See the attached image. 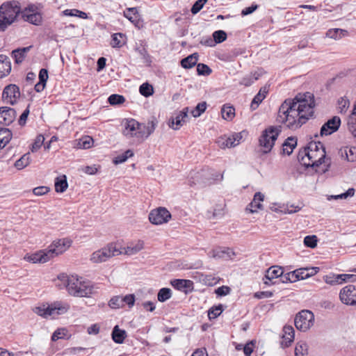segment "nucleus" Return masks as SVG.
<instances>
[{
  "mask_svg": "<svg viewBox=\"0 0 356 356\" xmlns=\"http://www.w3.org/2000/svg\"><path fill=\"white\" fill-rule=\"evenodd\" d=\"M242 139L241 133H235L229 136H221L216 140L218 147L225 149L226 147H232L238 145Z\"/></svg>",
  "mask_w": 356,
  "mask_h": 356,
  "instance_id": "nucleus-12",
  "label": "nucleus"
},
{
  "mask_svg": "<svg viewBox=\"0 0 356 356\" xmlns=\"http://www.w3.org/2000/svg\"><path fill=\"white\" fill-rule=\"evenodd\" d=\"M264 200V195L260 193L257 192L252 202L248 205L246 209L249 210L250 213H254L257 211V209H262V204H261Z\"/></svg>",
  "mask_w": 356,
  "mask_h": 356,
  "instance_id": "nucleus-23",
  "label": "nucleus"
},
{
  "mask_svg": "<svg viewBox=\"0 0 356 356\" xmlns=\"http://www.w3.org/2000/svg\"><path fill=\"white\" fill-rule=\"evenodd\" d=\"M265 98V95L262 94L261 92H258L254 97L253 98L251 104L250 108L252 110H255L258 108L259 104L264 100Z\"/></svg>",
  "mask_w": 356,
  "mask_h": 356,
  "instance_id": "nucleus-54",
  "label": "nucleus"
},
{
  "mask_svg": "<svg viewBox=\"0 0 356 356\" xmlns=\"http://www.w3.org/2000/svg\"><path fill=\"white\" fill-rule=\"evenodd\" d=\"M199 55L197 53H193L181 60V67L185 69H190L197 65Z\"/></svg>",
  "mask_w": 356,
  "mask_h": 356,
  "instance_id": "nucleus-27",
  "label": "nucleus"
},
{
  "mask_svg": "<svg viewBox=\"0 0 356 356\" xmlns=\"http://www.w3.org/2000/svg\"><path fill=\"white\" fill-rule=\"evenodd\" d=\"M123 134L127 137H137L138 133L140 123L134 119H127L124 124Z\"/></svg>",
  "mask_w": 356,
  "mask_h": 356,
  "instance_id": "nucleus-18",
  "label": "nucleus"
},
{
  "mask_svg": "<svg viewBox=\"0 0 356 356\" xmlns=\"http://www.w3.org/2000/svg\"><path fill=\"white\" fill-rule=\"evenodd\" d=\"M67 334V330L65 328H58L54 331L51 336V340L56 341L60 339H64Z\"/></svg>",
  "mask_w": 356,
  "mask_h": 356,
  "instance_id": "nucleus-56",
  "label": "nucleus"
},
{
  "mask_svg": "<svg viewBox=\"0 0 356 356\" xmlns=\"http://www.w3.org/2000/svg\"><path fill=\"white\" fill-rule=\"evenodd\" d=\"M59 282L56 284L60 288H65L68 293L77 297H89L92 293V286L88 282L81 280L76 275L69 276L61 273L58 275Z\"/></svg>",
  "mask_w": 356,
  "mask_h": 356,
  "instance_id": "nucleus-2",
  "label": "nucleus"
},
{
  "mask_svg": "<svg viewBox=\"0 0 356 356\" xmlns=\"http://www.w3.org/2000/svg\"><path fill=\"white\" fill-rule=\"evenodd\" d=\"M69 309L70 305L67 303L56 302L51 305H48L47 306L43 305L42 306L37 307L34 309V312L44 318H48L51 316L65 314Z\"/></svg>",
  "mask_w": 356,
  "mask_h": 356,
  "instance_id": "nucleus-5",
  "label": "nucleus"
},
{
  "mask_svg": "<svg viewBox=\"0 0 356 356\" xmlns=\"http://www.w3.org/2000/svg\"><path fill=\"white\" fill-rule=\"evenodd\" d=\"M12 134L7 128L0 127V149L3 148L10 140Z\"/></svg>",
  "mask_w": 356,
  "mask_h": 356,
  "instance_id": "nucleus-31",
  "label": "nucleus"
},
{
  "mask_svg": "<svg viewBox=\"0 0 356 356\" xmlns=\"http://www.w3.org/2000/svg\"><path fill=\"white\" fill-rule=\"evenodd\" d=\"M16 117V111L10 107L0 108V127L10 124Z\"/></svg>",
  "mask_w": 356,
  "mask_h": 356,
  "instance_id": "nucleus-17",
  "label": "nucleus"
},
{
  "mask_svg": "<svg viewBox=\"0 0 356 356\" xmlns=\"http://www.w3.org/2000/svg\"><path fill=\"white\" fill-rule=\"evenodd\" d=\"M20 97L19 88L16 85L10 84L5 87L2 98L6 103L14 104Z\"/></svg>",
  "mask_w": 356,
  "mask_h": 356,
  "instance_id": "nucleus-14",
  "label": "nucleus"
},
{
  "mask_svg": "<svg viewBox=\"0 0 356 356\" xmlns=\"http://www.w3.org/2000/svg\"><path fill=\"white\" fill-rule=\"evenodd\" d=\"M49 191V188L47 186H42L33 189V193L37 196H40L47 194Z\"/></svg>",
  "mask_w": 356,
  "mask_h": 356,
  "instance_id": "nucleus-62",
  "label": "nucleus"
},
{
  "mask_svg": "<svg viewBox=\"0 0 356 356\" xmlns=\"http://www.w3.org/2000/svg\"><path fill=\"white\" fill-rule=\"evenodd\" d=\"M108 305L112 309H119L123 307L122 302V296H117L113 297L109 302Z\"/></svg>",
  "mask_w": 356,
  "mask_h": 356,
  "instance_id": "nucleus-51",
  "label": "nucleus"
},
{
  "mask_svg": "<svg viewBox=\"0 0 356 356\" xmlns=\"http://www.w3.org/2000/svg\"><path fill=\"white\" fill-rule=\"evenodd\" d=\"M222 305H218V306H213L209 309L208 316L210 319L216 318L222 312Z\"/></svg>",
  "mask_w": 356,
  "mask_h": 356,
  "instance_id": "nucleus-49",
  "label": "nucleus"
},
{
  "mask_svg": "<svg viewBox=\"0 0 356 356\" xmlns=\"http://www.w3.org/2000/svg\"><path fill=\"white\" fill-rule=\"evenodd\" d=\"M120 253V250L116 248L114 244L110 243L107 246L93 252L91 261L94 263L104 262L109 258L119 255Z\"/></svg>",
  "mask_w": 356,
  "mask_h": 356,
  "instance_id": "nucleus-8",
  "label": "nucleus"
},
{
  "mask_svg": "<svg viewBox=\"0 0 356 356\" xmlns=\"http://www.w3.org/2000/svg\"><path fill=\"white\" fill-rule=\"evenodd\" d=\"M112 339L116 343H122L127 337V332L124 330L119 328L118 325H115L111 333Z\"/></svg>",
  "mask_w": 356,
  "mask_h": 356,
  "instance_id": "nucleus-28",
  "label": "nucleus"
},
{
  "mask_svg": "<svg viewBox=\"0 0 356 356\" xmlns=\"http://www.w3.org/2000/svg\"><path fill=\"white\" fill-rule=\"evenodd\" d=\"M93 144V139L86 136L79 140L77 143V147L81 149H89Z\"/></svg>",
  "mask_w": 356,
  "mask_h": 356,
  "instance_id": "nucleus-42",
  "label": "nucleus"
},
{
  "mask_svg": "<svg viewBox=\"0 0 356 356\" xmlns=\"http://www.w3.org/2000/svg\"><path fill=\"white\" fill-rule=\"evenodd\" d=\"M297 145V140L293 137H289L282 144V153L290 155Z\"/></svg>",
  "mask_w": 356,
  "mask_h": 356,
  "instance_id": "nucleus-29",
  "label": "nucleus"
},
{
  "mask_svg": "<svg viewBox=\"0 0 356 356\" xmlns=\"http://www.w3.org/2000/svg\"><path fill=\"white\" fill-rule=\"evenodd\" d=\"M125 35L121 33H114L112 35L111 44L114 48H119L125 44Z\"/></svg>",
  "mask_w": 356,
  "mask_h": 356,
  "instance_id": "nucleus-34",
  "label": "nucleus"
},
{
  "mask_svg": "<svg viewBox=\"0 0 356 356\" xmlns=\"http://www.w3.org/2000/svg\"><path fill=\"white\" fill-rule=\"evenodd\" d=\"M305 156L309 160L308 163L305 162L304 164L307 167H318L320 165L324 163L326 166L325 168L321 170L322 173H325L328 170L330 165V159H326L325 150L321 149V152H317L314 150L312 151H305Z\"/></svg>",
  "mask_w": 356,
  "mask_h": 356,
  "instance_id": "nucleus-6",
  "label": "nucleus"
},
{
  "mask_svg": "<svg viewBox=\"0 0 356 356\" xmlns=\"http://www.w3.org/2000/svg\"><path fill=\"white\" fill-rule=\"evenodd\" d=\"M24 21L35 26H40L42 22V13L26 14L25 10H24Z\"/></svg>",
  "mask_w": 356,
  "mask_h": 356,
  "instance_id": "nucleus-26",
  "label": "nucleus"
},
{
  "mask_svg": "<svg viewBox=\"0 0 356 356\" xmlns=\"http://www.w3.org/2000/svg\"><path fill=\"white\" fill-rule=\"evenodd\" d=\"M158 124L156 118L152 117L147 124H140L138 138H147L155 130Z\"/></svg>",
  "mask_w": 356,
  "mask_h": 356,
  "instance_id": "nucleus-16",
  "label": "nucleus"
},
{
  "mask_svg": "<svg viewBox=\"0 0 356 356\" xmlns=\"http://www.w3.org/2000/svg\"><path fill=\"white\" fill-rule=\"evenodd\" d=\"M281 131L280 126H271L263 131L259 138V145L264 148V153H268L271 150Z\"/></svg>",
  "mask_w": 356,
  "mask_h": 356,
  "instance_id": "nucleus-4",
  "label": "nucleus"
},
{
  "mask_svg": "<svg viewBox=\"0 0 356 356\" xmlns=\"http://www.w3.org/2000/svg\"><path fill=\"white\" fill-rule=\"evenodd\" d=\"M59 240L60 243H62L63 247L64 248L56 249V250H55V249L49 250V252L51 253L53 258L64 252L71 245L72 241L68 238H62Z\"/></svg>",
  "mask_w": 356,
  "mask_h": 356,
  "instance_id": "nucleus-35",
  "label": "nucleus"
},
{
  "mask_svg": "<svg viewBox=\"0 0 356 356\" xmlns=\"http://www.w3.org/2000/svg\"><path fill=\"white\" fill-rule=\"evenodd\" d=\"M188 108L185 107L182 111H181L175 117V118H172L169 126L172 129L175 130H178L179 128L186 122L188 115Z\"/></svg>",
  "mask_w": 356,
  "mask_h": 356,
  "instance_id": "nucleus-19",
  "label": "nucleus"
},
{
  "mask_svg": "<svg viewBox=\"0 0 356 356\" xmlns=\"http://www.w3.org/2000/svg\"><path fill=\"white\" fill-rule=\"evenodd\" d=\"M338 104H339V108L340 109V113L346 112L347 108L349 106V100L344 97H341L338 101Z\"/></svg>",
  "mask_w": 356,
  "mask_h": 356,
  "instance_id": "nucleus-63",
  "label": "nucleus"
},
{
  "mask_svg": "<svg viewBox=\"0 0 356 356\" xmlns=\"http://www.w3.org/2000/svg\"><path fill=\"white\" fill-rule=\"evenodd\" d=\"M11 71V64L8 56L0 55V78L6 76Z\"/></svg>",
  "mask_w": 356,
  "mask_h": 356,
  "instance_id": "nucleus-24",
  "label": "nucleus"
},
{
  "mask_svg": "<svg viewBox=\"0 0 356 356\" xmlns=\"http://www.w3.org/2000/svg\"><path fill=\"white\" fill-rule=\"evenodd\" d=\"M139 92L143 96L148 97L153 95L154 88L151 84L148 83H144L140 86Z\"/></svg>",
  "mask_w": 356,
  "mask_h": 356,
  "instance_id": "nucleus-44",
  "label": "nucleus"
},
{
  "mask_svg": "<svg viewBox=\"0 0 356 356\" xmlns=\"http://www.w3.org/2000/svg\"><path fill=\"white\" fill-rule=\"evenodd\" d=\"M172 296V291L169 288L161 289L157 294L158 300L161 302H165Z\"/></svg>",
  "mask_w": 356,
  "mask_h": 356,
  "instance_id": "nucleus-40",
  "label": "nucleus"
},
{
  "mask_svg": "<svg viewBox=\"0 0 356 356\" xmlns=\"http://www.w3.org/2000/svg\"><path fill=\"white\" fill-rule=\"evenodd\" d=\"M318 238L316 235H309L304 238V245L310 248H314L317 245Z\"/></svg>",
  "mask_w": 356,
  "mask_h": 356,
  "instance_id": "nucleus-46",
  "label": "nucleus"
},
{
  "mask_svg": "<svg viewBox=\"0 0 356 356\" xmlns=\"http://www.w3.org/2000/svg\"><path fill=\"white\" fill-rule=\"evenodd\" d=\"M317 268H299L296 270V273L299 276L300 280H305L317 273L316 270Z\"/></svg>",
  "mask_w": 356,
  "mask_h": 356,
  "instance_id": "nucleus-37",
  "label": "nucleus"
},
{
  "mask_svg": "<svg viewBox=\"0 0 356 356\" xmlns=\"http://www.w3.org/2000/svg\"><path fill=\"white\" fill-rule=\"evenodd\" d=\"M234 255V251L230 248L218 249L213 251V257L232 259Z\"/></svg>",
  "mask_w": 356,
  "mask_h": 356,
  "instance_id": "nucleus-33",
  "label": "nucleus"
},
{
  "mask_svg": "<svg viewBox=\"0 0 356 356\" xmlns=\"http://www.w3.org/2000/svg\"><path fill=\"white\" fill-rule=\"evenodd\" d=\"M314 107V101L308 102L302 96L287 99L280 106L276 121L290 129H296L313 116Z\"/></svg>",
  "mask_w": 356,
  "mask_h": 356,
  "instance_id": "nucleus-1",
  "label": "nucleus"
},
{
  "mask_svg": "<svg viewBox=\"0 0 356 356\" xmlns=\"http://www.w3.org/2000/svg\"><path fill=\"white\" fill-rule=\"evenodd\" d=\"M282 341L281 343L283 347H289L294 339L295 330L291 325H285L283 327Z\"/></svg>",
  "mask_w": 356,
  "mask_h": 356,
  "instance_id": "nucleus-20",
  "label": "nucleus"
},
{
  "mask_svg": "<svg viewBox=\"0 0 356 356\" xmlns=\"http://www.w3.org/2000/svg\"><path fill=\"white\" fill-rule=\"evenodd\" d=\"M54 186L57 193L65 192L68 186L67 177L63 175L56 177L54 182Z\"/></svg>",
  "mask_w": 356,
  "mask_h": 356,
  "instance_id": "nucleus-30",
  "label": "nucleus"
},
{
  "mask_svg": "<svg viewBox=\"0 0 356 356\" xmlns=\"http://www.w3.org/2000/svg\"><path fill=\"white\" fill-rule=\"evenodd\" d=\"M283 273V268L280 266H273L268 268L266 271L264 277L263 278L264 284L268 286L277 284L278 281H273V280L280 277Z\"/></svg>",
  "mask_w": 356,
  "mask_h": 356,
  "instance_id": "nucleus-13",
  "label": "nucleus"
},
{
  "mask_svg": "<svg viewBox=\"0 0 356 356\" xmlns=\"http://www.w3.org/2000/svg\"><path fill=\"white\" fill-rule=\"evenodd\" d=\"M207 0H197L193 5L191 11L193 15L197 14L203 8Z\"/></svg>",
  "mask_w": 356,
  "mask_h": 356,
  "instance_id": "nucleus-58",
  "label": "nucleus"
},
{
  "mask_svg": "<svg viewBox=\"0 0 356 356\" xmlns=\"http://www.w3.org/2000/svg\"><path fill=\"white\" fill-rule=\"evenodd\" d=\"M42 8L43 6L40 3H29L24 8V10H25L26 14H33L42 13Z\"/></svg>",
  "mask_w": 356,
  "mask_h": 356,
  "instance_id": "nucleus-43",
  "label": "nucleus"
},
{
  "mask_svg": "<svg viewBox=\"0 0 356 356\" xmlns=\"http://www.w3.org/2000/svg\"><path fill=\"white\" fill-rule=\"evenodd\" d=\"M216 44H219L224 42L227 39V33L222 30L216 31L213 33Z\"/></svg>",
  "mask_w": 356,
  "mask_h": 356,
  "instance_id": "nucleus-53",
  "label": "nucleus"
},
{
  "mask_svg": "<svg viewBox=\"0 0 356 356\" xmlns=\"http://www.w3.org/2000/svg\"><path fill=\"white\" fill-rule=\"evenodd\" d=\"M355 194V189L353 188H348L345 193H343L340 195H332L331 198L334 200L338 199H347L348 197H351Z\"/></svg>",
  "mask_w": 356,
  "mask_h": 356,
  "instance_id": "nucleus-57",
  "label": "nucleus"
},
{
  "mask_svg": "<svg viewBox=\"0 0 356 356\" xmlns=\"http://www.w3.org/2000/svg\"><path fill=\"white\" fill-rule=\"evenodd\" d=\"M308 355V346L305 342H299L296 344L295 348L296 356H307Z\"/></svg>",
  "mask_w": 356,
  "mask_h": 356,
  "instance_id": "nucleus-41",
  "label": "nucleus"
},
{
  "mask_svg": "<svg viewBox=\"0 0 356 356\" xmlns=\"http://www.w3.org/2000/svg\"><path fill=\"white\" fill-rule=\"evenodd\" d=\"M144 246V243L142 241H138L135 244H131L130 245L127 246L125 249V253L129 255L135 254L139 251H140Z\"/></svg>",
  "mask_w": 356,
  "mask_h": 356,
  "instance_id": "nucleus-38",
  "label": "nucleus"
},
{
  "mask_svg": "<svg viewBox=\"0 0 356 356\" xmlns=\"http://www.w3.org/2000/svg\"><path fill=\"white\" fill-rule=\"evenodd\" d=\"M341 124L340 118L338 116H334L331 119L328 120L321 128L320 134L321 136H328L332 133L337 131Z\"/></svg>",
  "mask_w": 356,
  "mask_h": 356,
  "instance_id": "nucleus-15",
  "label": "nucleus"
},
{
  "mask_svg": "<svg viewBox=\"0 0 356 356\" xmlns=\"http://www.w3.org/2000/svg\"><path fill=\"white\" fill-rule=\"evenodd\" d=\"M122 302L123 307L125 305H127L129 308L132 307L134 305L135 302V296L134 294L126 295L125 296H122Z\"/></svg>",
  "mask_w": 356,
  "mask_h": 356,
  "instance_id": "nucleus-59",
  "label": "nucleus"
},
{
  "mask_svg": "<svg viewBox=\"0 0 356 356\" xmlns=\"http://www.w3.org/2000/svg\"><path fill=\"white\" fill-rule=\"evenodd\" d=\"M21 12L18 1H10L3 3L0 6V31H4L6 28L15 22Z\"/></svg>",
  "mask_w": 356,
  "mask_h": 356,
  "instance_id": "nucleus-3",
  "label": "nucleus"
},
{
  "mask_svg": "<svg viewBox=\"0 0 356 356\" xmlns=\"http://www.w3.org/2000/svg\"><path fill=\"white\" fill-rule=\"evenodd\" d=\"M215 292L220 296H226L229 293L230 288L227 286H222L216 289Z\"/></svg>",
  "mask_w": 356,
  "mask_h": 356,
  "instance_id": "nucleus-64",
  "label": "nucleus"
},
{
  "mask_svg": "<svg viewBox=\"0 0 356 356\" xmlns=\"http://www.w3.org/2000/svg\"><path fill=\"white\" fill-rule=\"evenodd\" d=\"M348 35V31L341 29H331L326 33V36L335 40L340 39Z\"/></svg>",
  "mask_w": 356,
  "mask_h": 356,
  "instance_id": "nucleus-32",
  "label": "nucleus"
},
{
  "mask_svg": "<svg viewBox=\"0 0 356 356\" xmlns=\"http://www.w3.org/2000/svg\"><path fill=\"white\" fill-rule=\"evenodd\" d=\"M321 149L325 150L323 145L321 142H315L312 141L309 143L307 147L305 149V151H315L319 153Z\"/></svg>",
  "mask_w": 356,
  "mask_h": 356,
  "instance_id": "nucleus-52",
  "label": "nucleus"
},
{
  "mask_svg": "<svg viewBox=\"0 0 356 356\" xmlns=\"http://www.w3.org/2000/svg\"><path fill=\"white\" fill-rule=\"evenodd\" d=\"M197 72L199 75H209L212 70L207 65L198 63L197 65Z\"/></svg>",
  "mask_w": 356,
  "mask_h": 356,
  "instance_id": "nucleus-55",
  "label": "nucleus"
},
{
  "mask_svg": "<svg viewBox=\"0 0 356 356\" xmlns=\"http://www.w3.org/2000/svg\"><path fill=\"white\" fill-rule=\"evenodd\" d=\"M222 117L226 120H232L235 116V108L232 106L224 105L221 109Z\"/></svg>",
  "mask_w": 356,
  "mask_h": 356,
  "instance_id": "nucleus-36",
  "label": "nucleus"
},
{
  "mask_svg": "<svg viewBox=\"0 0 356 356\" xmlns=\"http://www.w3.org/2000/svg\"><path fill=\"white\" fill-rule=\"evenodd\" d=\"M52 258L53 257L51 255V253L49 252V250L44 249L35 252L33 254H26L24 257V260H26L33 264H44L47 262Z\"/></svg>",
  "mask_w": 356,
  "mask_h": 356,
  "instance_id": "nucleus-10",
  "label": "nucleus"
},
{
  "mask_svg": "<svg viewBox=\"0 0 356 356\" xmlns=\"http://www.w3.org/2000/svg\"><path fill=\"white\" fill-rule=\"evenodd\" d=\"M171 285L176 289L187 292L193 288V282L189 280L175 279L170 282Z\"/></svg>",
  "mask_w": 356,
  "mask_h": 356,
  "instance_id": "nucleus-22",
  "label": "nucleus"
},
{
  "mask_svg": "<svg viewBox=\"0 0 356 356\" xmlns=\"http://www.w3.org/2000/svg\"><path fill=\"white\" fill-rule=\"evenodd\" d=\"M171 218L170 211L165 207H159L152 210L149 214V221L154 225H161L168 222Z\"/></svg>",
  "mask_w": 356,
  "mask_h": 356,
  "instance_id": "nucleus-9",
  "label": "nucleus"
},
{
  "mask_svg": "<svg viewBox=\"0 0 356 356\" xmlns=\"http://www.w3.org/2000/svg\"><path fill=\"white\" fill-rule=\"evenodd\" d=\"M314 323V314L309 310H302L298 312L294 320L296 327L302 332H306L310 329Z\"/></svg>",
  "mask_w": 356,
  "mask_h": 356,
  "instance_id": "nucleus-7",
  "label": "nucleus"
},
{
  "mask_svg": "<svg viewBox=\"0 0 356 356\" xmlns=\"http://www.w3.org/2000/svg\"><path fill=\"white\" fill-rule=\"evenodd\" d=\"M108 102L112 106H117L123 104L125 98L121 95L113 94L108 97Z\"/></svg>",
  "mask_w": 356,
  "mask_h": 356,
  "instance_id": "nucleus-45",
  "label": "nucleus"
},
{
  "mask_svg": "<svg viewBox=\"0 0 356 356\" xmlns=\"http://www.w3.org/2000/svg\"><path fill=\"white\" fill-rule=\"evenodd\" d=\"M339 155L348 161H356V147H343L339 149Z\"/></svg>",
  "mask_w": 356,
  "mask_h": 356,
  "instance_id": "nucleus-21",
  "label": "nucleus"
},
{
  "mask_svg": "<svg viewBox=\"0 0 356 356\" xmlns=\"http://www.w3.org/2000/svg\"><path fill=\"white\" fill-rule=\"evenodd\" d=\"M206 108L207 103L205 102H200L191 111V114L193 117L197 118L205 111Z\"/></svg>",
  "mask_w": 356,
  "mask_h": 356,
  "instance_id": "nucleus-48",
  "label": "nucleus"
},
{
  "mask_svg": "<svg viewBox=\"0 0 356 356\" xmlns=\"http://www.w3.org/2000/svg\"><path fill=\"white\" fill-rule=\"evenodd\" d=\"M258 79V76L253 77L252 75H248L243 77L240 81L241 85H243L245 86H251L255 80Z\"/></svg>",
  "mask_w": 356,
  "mask_h": 356,
  "instance_id": "nucleus-61",
  "label": "nucleus"
},
{
  "mask_svg": "<svg viewBox=\"0 0 356 356\" xmlns=\"http://www.w3.org/2000/svg\"><path fill=\"white\" fill-rule=\"evenodd\" d=\"M63 15L65 16L78 17L81 19H87L88 17L86 13L77 9H66L63 11Z\"/></svg>",
  "mask_w": 356,
  "mask_h": 356,
  "instance_id": "nucleus-39",
  "label": "nucleus"
},
{
  "mask_svg": "<svg viewBox=\"0 0 356 356\" xmlns=\"http://www.w3.org/2000/svg\"><path fill=\"white\" fill-rule=\"evenodd\" d=\"M44 136L41 134L38 135L35 138L34 142L31 144V151L32 152H35L38 151L42 145L44 143Z\"/></svg>",
  "mask_w": 356,
  "mask_h": 356,
  "instance_id": "nucleus-50",
  "label": "nucleus"
},
{
  "mask_svg": "<svg viewBox=\"0 0 356 356\" xmlns=\"http://www.w3.org/2000/svg\"><path fill=\"white\" fill-rule=\"evenodd\" d=\"M138 11L136 8H129L124 12V15L131 22L137 21Z\"/></svg>",
  "mask_w": 356,
  "mask_h": 356,
  "instance_id": "nucleus-47",
  "label": "nucleus"
},
{
  "mask_svg": "<svg viewBox=\"0 0 356 356\" xmlns=\"http://www.w3.org/2000/svg\"><path fill=\"white\" fill-rule=\"evenodd\" d=\"M13 58L17 64L22 63V48H17L11 52Z\"/></svg>",
  "mask_w": 356,
  "mask_h": 356,
  "instance_id": "nucleus-60",
  "label": "nucleus"
},
{
  "mask_svg": "<svg viewBox=\"0 0 356 356\" xmlns=\"http://www.w3.org/2000/svg\"><path fill=\"white\" fill-rule=\"evenodd\" d=\"M356 282V275L354 274H339L334 275V280H326L327 283L330 284H342L343 282Z\"/></svg>",
  "mask_w": 356,
  "mask_h": 356,
  "instance_id": "nucleus-25",
  "label": "nucleus"
},
{
  "mask_svg": "<svg viewBox=\"0 0 356 356\" xmlns=\"http://www.w3.org/2000/svg\"><path fill=\"white\" fill-rule=\"evenodd\" d=\"M341 301L348 305H356V286L352 284L343 287L339 293Z\"/></svg>",
  "mask_w": 356,
  "mask_h": 356,
  "instance_id": "nucleus-11",
  "label": "nucleus"
}]
</instances>
